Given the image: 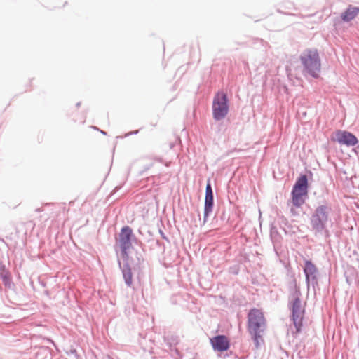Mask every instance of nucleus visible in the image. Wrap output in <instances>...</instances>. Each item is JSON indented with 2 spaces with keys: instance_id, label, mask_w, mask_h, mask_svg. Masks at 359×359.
<instances>
[{
  "instance_id": "nucleus-1",
  "label": "nucleus",
  "mask_w": 359,
  "mask_h": 359,
  "mask_svg": "<svg viewBox=\"0 0 359 359\" xmlns=\"http://www.w3.org/2000/svg\"><path fill=\"white\" fill-rule=\"evenodd\" d=\"M266 327V319L263 311L256 308L250 309L248 314V331L257 346Z\"/></svg>"
},
{
  "instance_id": "nucleus-2",
  "label": "nucleus",
  "mask_w": 359,
  "mask_h": 359,
  "mask_svg": "<svg viewBox=\"0 0 359 359\" xmlns=\"http://www.w3.org/2000/svg\"><path fill=\"white\" fill-rule=\"evenodd\" d=\"M300 61L304 67V71L317 78L319 76L321 64L318 52L315 48L305 50L300 55Z\"/></svg>"
},
{
  "instance_id": "nucleus-3",
  "label": "nucleus",
  "mask_w": 359,
  "mask_h": 359,
  "mask_svg": "<svg viewBox=\"0 0 359 359\" xmlns=\"http://www.w3.org/2000/svg\"><path fill=\"white\" fill-rule=\"evenodd\" d=\"M308 195V180L306 175L300 176L293 187L292 202L294 206L301 207Z\"/></svg>"
},
{
  "instance_id": "nucleus-4",
  "label": "nucleus",
  "mask_w": 359,
  "mask_h": 359,
  "mask_svg": "<svg viewBox=\"0 0 359 359\" xmlns=\"http://www.w3.org/2000/svg\"><path fill=\"white\" fill-rule=\"evenodd\" d=\"M229 111V105L226 94L218 92L212 102V114L216 120L224 118Z\"/></svg>"
},
{
  "instance_id": "nucleus-5",
  "label": "nucleus",
  "mask_w": 359,
  "mask_h": 359,
  "mask_svg": "<svg viewBox=\"0 0 359 359\" xmlns=\"http://www.w3.org/2000/svg\"><path fill=\"white\" fill-rule=\"evenodd\" d=\"M133 231L129 226H124L121 229L119 234L118 245L121 250V257L123 259H128L127 250L131 248L130 238Z\"/></svg>"
},
{
  "instance_id": "nucleus-6",
  "label": "nucleus",
  "mask_w": 359,
  "mask_h": 359,
  "mask_svg": "<svg viewBox=\"0 0 359 359\" xmlns=\"http://www.w3.org/2000/svg\"><path fill=\"white\" fill-rule=\"evenodd\" d=\"M332 141L337 142L340 144L348 147L355 146L358 144L357 137L350 132L338 130L331 137Z\"/></svg>"
},
{
  "instance_id": "nucleus-7",
  "label": "nucleus",
  "mask_w": 359,
  "mask_h": 359,
  "mask_svg": "<svg viewBox=\"0 0 359 359\" xmlns=\"http://www.w3.org/2000/svg\"><path fill=\"white\" fill-rule=\"evenodd\" d=\"M292 320L297 329V332H299L301 330V327L302 326V320L304 314V306L302 304L299 298L297 297L294 300L292 303Z\"/></svg>"
},
{
  "instance_id": "nucleus-8",
  "label": "nucleus",
  "mask_w": 359,
  "mask_h": 359,
  "mask_svg": "<svg viewBox=\"0 0 359 359\" xmlns=\"http://www.w3.org/2000/svg\"><path fill=\"white\" fill-rule=\"evenodd\" d=\"M327 220V213L326 208L320 206L318 208L315 213L311 217V224L314 229L320 230L324 227V224Z\"/></svg>"
},
{
  "instance_id": "nucleus-9",
  "label": "nucleus",
  "mask_w": 359,
  "mask_h": 359,
  "mask_svg": "<svg viewBox=\"0 0 359 359\" xmlns=\"http://www.w3.org/2000/svg\"><path fill=\"white\" fill-rule=\"evenodd\" d=\"M210 344L213 349L218 352L227 351L230 346V341L225 335H218L210 339Z\"/></svg>"
},
{
  "instance_id": "nucleus-10",
  "label": "nucleus",
  "mask_w": 359,
  "mask_h": 359,
  "mask_svg": "<svg viewBox=\"0 0 359 359\" xmlns=\"http://www.w3.org/2000/svg\"><path fill=\"white\" fill-rule=\"evenodd\" d=\"M213 206V194L210 184L208 183L206 186L205 208H204V222L209 213L212 212Z\"/></svg>"
},
{
  "instance_id": "nucleus-11",
  "label": "nucleus",
  "mask_w": 359,
  "mask_h": 359,
  "mask_svg": "<svg viewBox=\"0 0 359 359\" xmlns=\"http://www.w3.org/2000/svg\"><path fill=\"white\" fill-rule=\"evenodd\" d=\"M359 14V7L350 5L347 9L341 13V18L344 22H350L355 19Z\"/></svg>"
},
{
  "instance_id": "nucleus-12",
  "label": "nucleus",
  "mask_w": 359,
  "mask_h": 359,
  "mask_svg": "<svg viewBox=\"0 0 359 359\" xmlns=\"http://www.w3.org/2000/svg\"><path fill=\"white\" fill-rule=\"evenodd\" d=\"M304 271L307 280H309V278H315L317 268L311 262L306 261Z\"/></svg>"
},
{
  "instance_id": "nucleus-13",
  "label": "nucleus",
  "mask_w": 359,
  "mask_h": 359,
  "mask_svg": "<svg viewBox=\"0 0 359 359\" xmlns=\"http://www.w3.org/2000/svg\"><path fill=\"white\" fill-rule=\"evenodd\" d=\"M122 272L126 284L130 287L133 284V273L130 268L127 265L123 267Z\"/></svg>"
},
{
  "instance_id": "nucleus-14",
  "label": "nucleus",
  "mask_w": 359,
  "mask_h": 359,
  "mask_svg": "<svg viewBox=\"0 0 359 359\" xmlns=\"http://www.w3.org/2000/svg\"><path fill=\"white\" fill-rule=\"evenodd\" d=\"M3 278L5 281H8L10 280L9 276L7 273L3 276Z\"/></svg>"
},
{
  "instance_id": "nucleus-15",
  "label": "nucleus",
  "mask_w": 359,
  "mask_h": 359,
  "mask_svg": "<svg viewBox=\"0 0 359 359\" xmlns=\"http://www.w3.org/2000/svg\"><path fill=\"white\" fill-rule=\"evenodd\" d=\"M291 212L292 213V215H296L297 213L295 212L294 208H291Z\"/></svg>"
},
{
  "instance_id": "nucleus-16",
  "label": "nucleus",
  "mask_w": 359,
  "mask_h": 359,
  "mask_svg": "<svg viewBox=\"0 0 359 359\" xmlns=\"http://www.w3.org/2000/svg\"><path fill=\"white\" fill-rule=\"evenodd\" d=\"M142 294L143 298H144V291L143 290L142 291Z\"/></svg>"
}]
</instances>
